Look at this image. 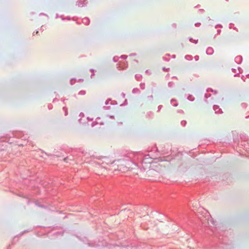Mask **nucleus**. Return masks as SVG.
<instances>
[{"label":"nucleus","mask_w":249,"mask_h":249,"mask_svg":"<svg viewBox=\"0 0 249 249\" xmlns=\"http://www.w3.org/2000/svg\"><path fill=\"white\" fill-rule=\"evenodd\" d=\"M140 154L138 153L129 152L124 156L123 158L117 160H114L113 162L117 165L118 166H123L120 167L119 170L124 169V168H132L131 165L135 164V161L139 159Z\"/></svg>","instance_id":"nucleus-1"},{"label":"nucleus","mask_w":249,"mask_h":249,"mask_svg":"<svg viewBox=\"0 0 249 249\" xmlns=\"http://www.w3.org/2000/svg\"><path fill=\"white\" fill-rule=\"evenodd\" d=\"M98 161L96 162V164L101 166L103 168H106V165L109 164L114 163L113 160H111L109 158L107 157H102L98 159Z\"/></svg>","instance_id":"nucleus-2"},{"label":"nucleus","mask_w":249,"mask_h":249,"mask_svg":"<svg viewBox=\"0 0 249 249\" xmlns=\"http://www.w3.org/2000/svg\"><path fill=\"white\" fill-rule=\"evenodd\" d=\"M87 3V0H78L77 1V5L79 7H83L85 6Z\"/></svg>","instance_id":"nucleus-3"},{"label":"nucleus","mask_w":249,"mask_h":249,"mask_svg":"<svg viewBox=\"0 0 249 249\" xmlns=\"http://www.w3.org/2000/svg\"><path fill=\"white\" fill-rule=\"evenodd\" d=\"M213 109L215 111V113L221 114L223 113L222 109L217 105H214Z\"/></svg>","instance_id":"nucleus-4"},{"label":"nucleus","mask_w":249,"mask_h":249,"mask_svg":"<svg viewBox=\"0 0 249 249\" xmlns=\"http://www.w3.org/2000/svg\"><path fill=\"white\" fill-rule=\"evenodd\" d=\"M235 62L237 64H240L242 61V57L240 55L237 56L235 58Z\"/></svg>","instance_id":"nucleus-5"},{"label":"nucleus","mask_w":249,"mask_h":249,"mask_svg":"<svg viewBox=\"0 0 249 249\" xmlns=\"http://www.w3.org/2000/svg\"><path fill=\"white\" fill-rule=\"evenodd\" d=\"M213 48L212 47H208L207 49V50H206V53L208 54V55H212V54H213Z\"/></svg>","instance_id":"nucleus-6"},{"label":"nucleus","mask_w":249,"mask_h":249,"mask_svg":"<svg viewBox=\"0 0 249 249\" xmlns=\"http://www.w3.org/2000/svg\"><path fill=\"white\" fill-rule=\"evenodd\" d=\"M82 22L86 25H88L90 22L89 19L88 18H85L82 19Z\"/></svg>","instance_id":"nucleus-7"},{"label":"nucleus","mask_w":249,"mask_h":249,"mask_svg":"<svg viewBox=\"0 0 249 249\" xmlns=\"http://www.w3.org/2000/svg\"><path fill=\"white\" fill-rule=\"evenodd\" d=\"M200 220L201 221L202 224L204 225V226H206L207 225V224H209V220L206 218H200Z\"/></svg>","instance_id":"nucleus-8"},{"label":"nucleus","mask_w":249,"mask_h":249,"mask_svg":"<svg viewBox=\"0 0 249 249\" xmlns=\"http://www.w3.org/2000/svg\"><path fill=\"white\" fill-rule=\"evenodd\" d=\"M171 104L174 106V107H177L178 105V104L177 103V101L176 99H172L171 100Z\"/></svg>","instance_id":"nucleus-9"},{"label":"nucleus","mask_w":249,"mask_h":249,"mask_svg":"<svg viewBox=\"0 0 249 249\" xmlns=\"http://www.w3.org/2000/svg\"><path fill=\"white\" fill-rule=\"evenodd\" d=\"M148 174L154 175H157L158 174V173L157 171L152 169L148 171Z\"/></svg>","instance_id":"nucleus-10"},{"label":"nucleus","mask_w":249,"mask_h":249,"mask_svg":"<svg viewBox=\"0 0 249 249\" xmlns=\"http://www.w3.org/2000/svg\"><path fill=\"white\" fill-rule=\"evenodd\" d=\"M140 92V91L139 89L138 88H134L132 91V92L133 94L138 93H139Z\"/></svg>","instance_id":"nucleus-11"},{"label":"nucleus","mask_w":249,"mask_h":249,"mask_svg":"<svg viewBox=\"0 0 249 249\" xmlns=\"http://www.w3.org/2000/svg\"><path fill=\"white\" fill-rule=\"evenodd\" d=\"M185 58L187 60H192L193 59V56L191 55H186L185 56Z\"/></svg>","instance_id":"nucleus-12"},{"label":"nucleus","mask_w":249,"mask_h":249,"mask_svg":"<svg viewBox=\"0 0 249 249\" xmlns=\"http://www.w3.org/2000/svg\"><path fill=\"white\" fill-rule=\"evenodd\" d=\"M187 99L191 101H193L195 100V98L192 95L189 94L187 97Z\"/></svg>","instance_id":"nucleus-13"},{"label":"nucleus","mask_w":249,"mask_h":249,"mask_svg":"<svg viewBox=\"0 0 249 249\" xmlns=\"http://www.w3.org/2000/svg\"><path fill=\"white\" fill-rule=\"evenodd\" d=\"M135 77L137 80L140 81L142 78V75L140 74H136Z\"/></svg>","instance_id":"nucleus-14"},{"label":"nucleus","mask_w":249,"mask_h":249,"mask_svg":"<svg viewBox=\"0 0 249 249\" xmlns=\"http://www.w3.org/2000/svg\"><path fill=\"white\" fill-rule=\"evenodd\" d=\"M140 87L142 89H145V84L144 83H141L140 84Z\"/></svg>","instance_id":"nucleus-15"},{"label":"nucleus","mask_w":249,"mask_h":249,"mask_svg":"<svg viewBox=\"0 0 249 249\" xmlns=\"http://www.w3.org/2000/svg\"><path fill=\"white\" fill-rule=\"evenodd\" d=\"M174 83L173 82H169L168 84V86L170 88L173 87L174 86Z\"/></svg>","instance_id":"nucleus-16"},{"label":"nucleus","mask_w":249,"mask_h":249,"mask_svg":"<svg viewBox=\"0 0 249 249\" xmlns=\"http://www.w3.org/2000/svg\"><path fill=\"white\" fill-rule=\"evenodd\" d=\"M63 110L65 111V115L67 116L68 114V110L66 107H63Z\"/></svg>","instance_id":"nucleus-17"},{"label":"nucleus","mask_w":249,"mask_h":249,"mask_svg":"<svg viewBox=\"0 0 249 249\" xmlns=\"http://www.w3.org/2000/svg\"><path fill=\"white\" fill-rule=\"evenodd\" d=\"M86 94V91L85 90H81L79 92L78 94L79 95H85Z\"/></svg>","instance_id":"nucleus-18"},{"label":"nucleus","mask_w":249,"mask_h":249,"mask_svg":"<svg viewBox=\"0 0 249 249\" xmlns=\"http://www.w3.org/2000/svg\"><path fill=\"white\" fill-rule=\"evenodd\" d=\"M89 71L91 72V75L90 76V77L92 78V76L94 75V69H90L89 70Z\"/></svg>","instance_id":"nucleus-19"},{"label":"nucleus","mask_w":249,"mask_h":249,"mask_svg":"<svg viewBox=\"0 0 249 249\" xmlns=\"http://www.w3.org/2000/svg\"><path fill=\"white\" fill-rule=\"evenodd\" d=\"M36 205L41 208H47V207L43 205H40V204H39L38 203H36Z\"/></svg>","instance_id":"nucleus-20"},{"label":"nucleus","mask_w":249,"mask_h":249,"mask_svg":"<svg viewBox=\"0 0 249 249\" xmlns=\"http://www.w3.org/2000/svg\"><path fill=\"white\" fill-rule=\"evenodd\" d=\"M241 106L243 108H246L247 107V104L245 103H243L241 104Z\"/></svg>","instance_id":"nucleus-21"},{"label":"nucleus","mask_w":249,"mask_h":249,"mask_svg":"<svg viewBox=\"0 0 249 249\" xmlns=\"http://www.w3.org/2000/svg\"><path fill=\"white\" fill-rule=\"evenodd\" d=\"M153 96L152 95H150V96H147V99L149 100H151L152 101L153 100Z\"/></svg>","instance_id":"nucleus-22"},{"label":"nucleus","mask_w":249,"mask_h":249,"mask_svg":"<svg viewBox=\"0 0 249 249\" xmlns=\"http://www.w3.org/2000/svg\"><path fill=\"white\" fill-rule=\"evenodd\" d=\"M118 60V57L117 56H114L113 58V61L115 62H116Z\"/></svg>","instance_id":"nucleus-23"},{"label":"nucleus","mask_w":249,"mask_h":249,"mask_svg":"<svg viewBox=\"0 0 249 249\" xmlns=\"http://www.w3.org/2000/svg\"><path fill=\"white\" fill-rule=\"evenodd\" d=\"M53 106L52 104H49L48 106V108L49 110H51L53 108Z\"/></svg>","instance_id":"nucleus-24"},{"label":"nucleus","mask_w":249,"mask_h":249,"mask_svg":"<svg viewBox=\"0 0 249 249\" xmlns=\"http://www.w3.org/2000/svg\"><path fill=\"white\" fill-rule=\"evenodd\" d=\"M181 124L182 125L185 126V124H186V122L185 121H182L181 122Z\"/></svg>","instance_id":"nucleus-25"},{"label":"nucleus","mask_w":249,"mask_h":249,"mask_svg":"<svg viewBox=\"0 0 249 249\" xmlns=\"http://www.w3.org/2000/svg\"><path fill=\"white\" fill-rule=\"evenodd\" d=\"M127 57V56L125 55H122L120 57V58H123V59H126Z\"/></svg>","instance_id":"nucleus-26"},{"label":"nucleus","mask_w":249,"mask_h":249,"mask_svg":"<svg viewBox=\"0 0 249 249\" xmlns=\"http://www.w3.org/2000/svg\"><path fill=\"white\" fill-rule=\"evenodd\" d=\"M196 27H199L201 25V23L200 22H197L195 24Z\"/></svg>","instance_id":"nucleus-27"},{"label":"nucleus","mask_w":249,"mask_h":249,"mask_svg":"<svg viewBox=\"0 0 249 249\" xmlns=\"http://www.w3.org/2000/svg\"><path fill=\"white\" fill-rule=\"evenodd\" d=\"M162 107V105H160L158 106V112L160 111L161 108Z\"/></svg>","instance_id":"nucleus-28"},{"label":"nucleus","mask_w":249,"mask_h":249,"mask_svg":"<svg viewBox=\"0 0 249 249\" xmlns=\"http://www.w3.org/2000/svg\"><path fill=\"white\" fill-rule=\"evenodd\" d=\"M195 59L196 61H197L199 59V56L198 55H196L195 57Z\"/></svg>","instance_id":"nucleus-29"},{"label":"nucleus","mask_w":249,"mask_h":249,"mask_svg":"<svg viewBox=\"0 0 249 249\" xmlns=\"http://www.w3.org/2000/svg\"><path fill=\"white\" fill-rule=\"evenodd\" d=\"M74 79H71L70 80V84L71 85H72L74 84V82L73 81Z\"/></svg>","instance_id":"nucleus-30"},{"label":"nucleus","mask_w":249,"mask_h":249,"mask_svg":"<svg viewBox=\"0 0 249 249\" xmlns=\"http://www.w3.org/2000/svg\"><path fill=\"white\" fill-rule=\"evenodd\" d=\"M69 160V157H66L64 159V161L66 162H68V160Z\"/></svg>","instance_id":"nucleus-31"},{"label":"nucleus","mask_w":249,"mask_h":249,"mask_svg":"<svg viewBox=\"0 0 249 249\" xmlns=\"http://www.w3.org/2000/svg\"><path fill=\"white\" fill-rule=\"evenodd\" d=\"M162 70H163L164 71H169V68H167V69H166V68H165V67H163V68H162Z\"/></svg>","instance_id":"nucleus-32"},{"label":"nucleus","mask_w":249,"mask_h":249,"mask_svg":"<svg viewBox=\"0 0 249 249\" xmlns=\"http://www.w3.org/2000/svg\"><path fill=\"white\" fill-rule=\"evenodd\" d=\"M218 27H219L220 28H222V26L221 24H217L215 26V28H217Z\"/></svg>","instance_id":"nucleus-33"},{"label":"nucleus","mask_w":249,"mask_h":249,"mask_svg":"<svg viewBox=\"0 0 249 249\" xmlns=\"http://www.w3.org/2000/svg\"><path fill=\"white\" fill-rule=\"evenodd\" d=\"M178 112L180 113H183L184 111L180 109L178 110Z\"/></svg>","instance_id":"nucleus-34"},{"label":"nucleus","mask_w":249,"mask_h":249,"mask_svg":"<svg viewBox=\"0 0 249 249\" xmlns=\"http://www.w3.org/2000/svg\"><path fill=\"white\" fill-rule=\"evenodd\" d=\"M210 96H211V94L208 95L207 94H205V98L207 99L208 98V97H209Z\"/></svg>","instance_id":"nucleus-35"},{"label":"nucleus","mask_w":249,"mask_h":249,"mask_svg":"<svg viewBox=\"0 0 249 249\" xmlns=\"http://www.w3.org/2000/svg\"><path fill=\"white\" fill-rule=\"evenodd\" d=\"M109 101H110V99L107 100L105 102V104L107 105H108Z\"/></svg>","instance_id":"nucleus-36"},{"label":"nucleus","mask_w":249,"mask_h":249,"mask_svg":"<svg viewBox=\"0 0 249 249\" xmlns=\"http://www.w3.org/2000/svg\"><path fill=\"white\" fill-rule=\"evenodd\" d=\"M60 18H61V19H62V20H65V18H64V17H63V16H62V15L60 16Z\"/></svg>","instance_id":"nucleus-37"},{"label":"nucleus","mask_w":249,"mask_h":249,"mask_svg":"<svg viewBox=\"0 0 249 249\" xmlns=\"http://www.w3.org/2000/svg\"><path fill=\"white\" fill-rule=\"evenodd\" d=\"M231 71H232L233 72H234V73H235V72H236V69H233V68H232V69H231Z\"/></svg>","instance_id":"nucleus-38"},{"label":"nucleus","mask_w":249,"mask_h":249,"mask_svg":"<svg viewBox=\"0 0 249 249\" xmlns=\"http://www.w3.org/2000/svg\"><path fill=\"white\" fill-rule=\"evenodd\" d=\"M84 116V114L82 112L80 113L79 114V116H80V117H83Z\"/></svg>","instance_id":"nucleus-39"},{"label":"nucleus","mask_w":249,"mask_h":249,"mask_svg":"<svg viewBox=\"0 0 249 249\" xmlns=\"http://www.w3.org/2000/svg\"><path fill=\"white\" fill-rule=\"evenodd\" d=\"M147 115H149L150 116V115H153V113L150 112L147 113Z\"/></svg>","instance_id":"nucleus-40"},{"label":"nucleus","mask_w":249,"mask_h":249,"mask_svg":"<svg viewBox=\"0 0 249 249\" xmlns=\"http://www.w3.org/2000/svg\"><path fill=\"white\" fill-rule=\"evenodd\" d=\"M221 31L220 29H219L217 31V34H219L221 33Z\"/></svg>","instance_id":"nucleus-41"},{"label":"nucleus","mask_w":249,"mask_h":249,"mask_svg":"<svg viewBox=\"0 0 249 249\" xmlns=\"http://www.w3.org/2000/svg\"><path fill=\"white\" fill-rule=\"evenodd\" d=\"M194 42L195 43V44H197V42H198V40L196 39V40H193Z\"/></svg>","instance_id":"nucleus-42"},{"label":"nucleus","mask_w":249,"mask_h":249,"mask_svg":"<svg viewBox=\"0 0 249 249\" xmlns=\"http://www.w3.org/2000/svg\"><path fill=\"white\" fill-rule=\"evenodd\" d=\"M70 18L69 17H67L66 18H65V19H67V20H70Z\"/></svg>","instance_id":"nucleus-43"},{"label":"nucleus","mask_w":249,"mask_h":249,"mask_svg":"<svg viewBox=\"0 0 249 249\" xmlns=\"http://www.w3.org/2000/svg\"><path fill=\"white\" fill-rule=\"evenodd\" d=\"M39 15H44V16L48 17V16L46 14L43 13H40Z\"/></svg>","instance_id":"nucleus-44"},{"label":"nucleus","mask_w":249,"mask_h":249,"mask_svg":"<svg viewBox=\"0 0 249 249\" xmlns=\"http://www.w3.org/2000/svg\"><path fill=\"white\" fill-rule=\"evenodd\" d=\"M199 11L200 12H204V9H200L199 10Z\"/></svg>","instance_id":"nucleus-45"},{"label":"nucleus","mask_w":249,"mask_h":249,"mask_svg":"<svg viewBox=\"0 0 249 249\" xmlns=\"http://www.w3.org/2000/svg\"><path fill=\"white\" fill-rule=\"evenodd\" d=\"M38 33V31H36V32H34L33 33V35H34L35 34H37Z\"/></svg>","instance_id":"nucleus-46"},{"label":"nucleus","mask_w":249,"mask_h":249,"mask_svg":"<svg viewBox=\"0 0 249 249\" xmlns=\"http://www.w3.org/2000/svg\"><path fill=\"white\" fill-rule=\"evenodd\" d=\"M189 40H190L191 42H193L194 40H193V38H192V37H190V38H189Z\"/></svg>","instance_id":"nucleus-47"},{"label":"nucleus","mask_w":249,"mask_h":249,"mask_svg":"<svg viewBox=\"0 0 249 249\" xmlns=\"http://www.w3.org/2000/svg\"><path fill=\"white\" fill-rule=\"evenodd\" d=\"M55 18H60V16L58 15V14H56Z\"/></svg>","instance_id":"nucleus-48"},{"label":"nucleus","mask_w":249,"mask_h":249,"mask_svg":"<svg viewBox=\"0 0 249 249\" xmlns=\"http://www.w3.org/2000/svg\"><path fill=\"white\" fill-rule=\"evenodd\" d=\"M122 96L123 98H124L125 97V94L124 93H122Z\"/></svg>","instance_id":"nucleus-49"},{"label":"nucleus","mask_w":249,"mask_h":249,"mask_svg":"<svg viewBox=\"0 0 249 249\" xmlns=\"http://www.w3.org/2000/svg\"><path fill=\"white\" fill-rule=\"evenodd\" d=\"M210 222L212 223V224L214 225V221L213 220H211Z\"/></svg>","instance_id":"nucleus-50"},{"label":"nucleus","mask_w":249,"mask_h":249,"mask_svg":"<svg viewBox=\"0 0 249 249\" xmlns=\"http://www.w3.org/2000/svg\"><path fill=\"white\" fill-rule=\"evenodd\" d=\"M244 76L243 75V76H242V77H241V79H242L244 81H245V80L244 79Z\"/></svg>","instance_id":"nucleus-51"},{"label":"nucleus","mask_w":249,"mask_h":249,"mask_svg":"<svg viewBox=\"0 0 249 249\" xmlns=\"http://www.w3.org/2000/svg\"><path fill=\"white\" fill-rule=\"evenodd\" d=\"M104 108H106V109H109L110 108V107H104Z\"/></svg>","instance_id":"nucleus-52"},{"label":"nucleus","mask_w":249,"mask_h":249,"mask_svg":"<svg viewBox=\"0 0 249 249\" xmlns=\"http://www.w3.org/2000/svg\"><path fill=\"white\" fill-rule=\"evenodd\" d=\"M109 118H112V119H114V116H109Z\"/></svg>","instance_id":"nucleus-53"},{"label":"nucleus","mask_w":249,"mask_h":249,"mask_svg":"<svg viewBox=\"0 0 249 249\" xmlns=\"http://www.w3.org/2000/svg\"><path fill=\"white\" fill-rule=\"evenodd\" d=\"M135 55V53H131L130 54V56H134Z\"/></svg>","instance_id":"nucleus-54"},{"label":"nucleus","mask_w":249,"mask_h":249,"mask_svg":"<svg viewBox=\"0 0 249 249\" xmlns=\"http://www.w3.org/2000/svg\"><path fill=\"white\" fill-rule=\"evenodd\" d=\"M238 75V73H237V74H234V77H236V76H237Z\"/></svg>","instance_id":"nucleus-55"},{"label":"nucleus","mask_w":249,"mask_h":249,"mask_svg":"<svg viewBox=\"0 0 249 249\" xmlns=\"http://www.w3.org/2000/svg\"><path fill=\"white\" fill-rule=\"evenodd\" d=\"M145 72L146 73H148V70H146Z\"/></svg>","instance_id":"nucleus-56"},{"label":"nucleus","mask_w":249,"mask_h":249,"mask_svg":"<svg viewBox=\"0 0 249 249\" xmlns=\"http://www.w3.org/2000/svg\"><path fill=\"white\" fill-rule=\"evenodd\" d=\"M88 245H89V246H91L90 244V243H88Z\"/></svg>","instance_id":"nucleus-57"},{"label":"nucleus","mask_w":249,"mask_h":249,"mask_svg":"<svg viewBox=\"0 0 249 249\" xmlns=\"http://www.w3.org/2000/svg\"><path fill=\"white\" fill-rule=\"evenodd\" d=\"M94 125V123H93L92 124V126H93Z\"/></svg>","instance_id":"nucleus-58"},{"label":"nucleus","mask_w":249,"mask_h":249,"mask_svg":"<svg viewBox=\"0 0 249 249\" xmlns=\"http://www.w3.org/2000/svg\"><path fill=\"white\" fill-rule=\"evenodd\" d=\"M249 118V116H246V119H248V118Z\"/></svg>","instance_id":"nucleus-59"},{"label":"nucleus","mask_w":249,"mask_h":249,"mask_svg":"<svg viewBox=\"0 0 249 249\" xmlns=\"http://www.w3.org/2000/svg\"><path fill=\"white\" fill-rule=\"evenodd\" d=\"M217 93V91H214V94H216Z\"/></svg>","instance_id":"nucleus-60"},{"label":"nucleus","mask_w":249,"mask_h":249,"mask_svg":"<svg viewBox=\"0 0 249 249\" xmlns=\"http://www.w3.org/2000/svg\"><path fill=\"white\" fill-rule=\"evenodd\" d=\"M173 58H175V55H173Z\"/></svg>","instance_id":"nucleus-61"},{"label":"nucleus","mask_w":249,"mask_h":249,"mask_svg":"<svg viewBox=\"0 0 249 249\" xmlns=\"http://www.w3.org/2000/svg\"><path fill=\"white\" fill-rule=\"evenodd\" d=\"M100 124H104V123H101Z\"/></svg>","instance_id":"nucleus-62"},{"label":"nucleus","mask_w":249,"mask_h":249,"mask_svg":"<svg viewBox=\"0 0 249 249\" xmlns=\"http://www.w3.org/2000/svg\"><path fill=\"white\" fill-rule=\"evenodd\" d=\"M81 119H80L79 120V121L80 122H81Z\"/></svg>","instance_id":"nucleus-63"},{"label":"nucleus","mask_w":249,"mask_h":249,"mask_svg":"<svg viewBox=\"0 0 249 249\" xmlns=\"http://www.w3.org/2000/svg\"><path fill=\"white\" fill-rule=\"evenodd\" d=\"M45 153V154L47 155L48 156H49V155H48V154H47V153Z\"/></svg>","instance_id":"nucleus-64"}]
</instances>
